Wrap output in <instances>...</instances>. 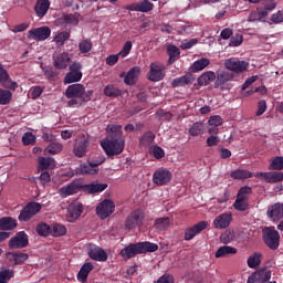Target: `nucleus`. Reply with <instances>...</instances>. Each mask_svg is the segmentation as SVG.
<instances>
[{"label": "nucleus", "instance_id": "31", "mask_svg": "<svg viewBox=\"0 0 283 283\" xmlns=\"http://www.w3.org/2000/svg\"><path fill=\"white\" fill-rule=\"evenodd\" d=\"M167 54L169 56L167 62L168 65H174V62L180 59V49L174 44H169L167 46Z\"/></svg>", "mask_w": 283, "mask_h": 283}, {"label": "nucleus", "instance_id": "44", "mask_svg": "<svg viewBox=\"0 0 283 283\" xmlns=\"http://www.w3.org/2000/svg\"><path fill=\"white\" fill-rule=\"evenodd\" d=\"M54 43L57 48L65 45V41H70V32L62 31L53 38Z\"/></svg>", "mask_w": 283, "mask_h": 283}, {"label": "nucleus", "instance_id": "11", "mask_svg": "<svg viewBox=\"0 0 283 283\" xmlns=\"http://www.w3.org/2000/svg\"><path fill=\"white\" fill-rule=\"evenodd\" d=\"M52 34V29L50 27H40L31 29L28 32V39H34V41H48Z\"/></svg>", "mask_w": 283, "mask_h": 283}, {"label": "nucleus", "instance_id": "16", "mask_svg": "<svg viewBox=\"0 0 283 283\" xmlns=\"http://www.w3.org/2000/svg\"><path fill=\"white\" fill-rule=\"evenodd\" d=\"M233 78V74L228 71H218L214 78V88L224 90V85Z\"/></svg>", "mask_w": 283, "mask_h": 283}, {"label": "nucleus", "instance_id": "2", "mask_svg": "<svg viewBox=\"0 0 283 283\" xmlns=\"http://www.w3.org/2000/svg\"><path fill=\"white\" fill-rule=\"evenodd\" d=\"M156 251H158V244L145 241L130 243L128 247L120 250L119 255L124 260H132V258H136V255L143 253H156Z\"/></svg>", "mask_w": 283, "mask_h": 283}, {"label": "nucleus", "instance_id": "17", "mask_svg": "<svg viewBox=\"0 0 283 283\" xmlns=\"http://www.w3.org/2000/svg\"><path fill=\"white\" fill-rule=\"evenodd\" d=\"M233 220L231 212H223L213 220L214 229H227Z\"/></svg>", "mask_w": 283, "mask_h": 283}, {"label": "nucleus", "instance_id": "34", "mask_svg": "<svg viewBox=\"0 0 283 283\" xmlns=\"http://www.w3.org/2000/svg\"><path fill=\"white\" fill-rule=\"evenodd\" d=\"M211 65V61L207 57H201L192 63L190 66L191 72H202L206 67H209Z\"/></svg>", "mask_w": 283, "mask_h": 283}, {"label": "nucleus", "instance_id": "20", "mask_svg": "<svg viewBox=\"0 0 283 283\" xmlns=\"http://www.w3.org/2000/svg\"><path fill=\"white\" fill-rule=\"evenodd\" d=\"M51 2L50 0H36L34 6V12L38 19H43L45 14H48V10H50Z\"/></svg>", "mask_w": 283, "mask_h": 283}, {"label": "nucleus", "instance_id": "63", "mask_svg": "<svg viewBox=\"0 0 283 283\" xmlns=\"http://www.w3.org/2000/svg\"><path fill=\"white\" fill-rule=\"evenodd\" d=\"M272 23H283V10L277 11L271 15Z\"/></svg>", "mask_w": 283, "mask_h": 283}, {"label": "nucleus", "instance_id": "18", "mask_svg": "<svg viewBox=\"0 0 283 283\" xmlns=\"http://www.w3.org/2000/svg\"><path fill=\"white\" fill-rule=\"evenodd\" d=\"M268 216L274 222L283 218V203L276 202L268 208Z\"/></svg>", "mask_w": 283, "mask_h": 283}, {"label": "nucleus", "instance_id": "58", "mask_svg": "<svg viewBox=\"0 0 283 283\" xmlns=\"http://www.w3.org/2000/svg\"><path fill=\"white\" fill-rule=\"evenodd\" d=\"M210 126L220 127L222 125L223 120L220 115H213L208 120Z\"/></svg>", "mask_w": 283, "mask_h": 283}, {"label": "nucleus", "instance_id": "51", "mask_svg": "<svg viewBox=\"0 0 283 283\" xmlns=\"http://www.w3.org/2000/svg\"><path fill=\"white\" fill-rule=\"evenodd\" d=\"M93 45L94 44L92 43V40L86 39V40H83L82 42H80L78 50H80L81 54H87V52L92 51Z\"/></svg>", "mask_w": 283, "mask_h": 283}, {"label": "nucleus", "instance_id": "40", "mask_svg": "<svg viewBox=\"0 0 283 283\" xmlns=\"http://www.w3.org/2000/svg\"><path fill=\"white\" fill-rule=\"evenodd\" d=\"M260 264H262V253L254 252L252 255L248 258L249 269H258Z\"/></svg>", "mask_w": 283, "mask_h": 283}, {"label": "nucleus", "instance_id": "5", "mask_svg": "<svg viewBox=\"0 0 283 283\" xmlns=\"http://www.w3.org/2000/svg\"><path fill=\"white\" fill-rule=\"evenodd\" d=\"M43 209V206L39 202H29L27 206L20 211L18 220L20 222H30L39 211Z\"/></svg>", "mask_w": 283, "mask_h": 283}, {"label": "nucleus", "instance_id": "19", "mask_svg": "<svg viewBox=\"0 0 283 283\" xmlns=\"http://www.w3.org/2000/svg\"><path fill=\"white\" fill-rule=\"evenodd\" d=\"M88 258L95 262H107V252L103 248L93 247L88 250Z\"/></svg>", "mask_w": 283, "mask_h": 283}, {"label": "nucleus", "instance_id": "37", "mask_svg": "<svg viewBox=\"0 0 283 283\" xmlns=\"http://www.w3.org/2000/svg\"><path fill=\"white\" fill-rule=\"evenodd\" d=\"M35 231L41 238H49V235H52V226L45 222H40L35 227Z\"/></svg>", "mask_w": 283, "mask_h": 283}, {"label": "nucleus", "instance_id": "46", "mask_svg": "<svg viewBox=\"0 0 283 283\" xmlns=\"http://www.w3.org/2000/svg\"><path fill=\"white\" fill-rule=\"evenodd\" d=\"M271 171H282L283 169V157L276 156L271 160L269 166Z\"/></svg>", "mask_w": 283, "mask_h": 283}, {"label": "nucleus", "instance_id": "28", "mask_svg": "<svg viewBox=\"0 0 283 283\" xmlns=\"http://www.w3.org/2000/svg\"><path fill=\"white\" fill-rule=\"evenodd\" d=\"M193 83V76L186 74L171 81V87H187Z\"/></svg>", "mask_w": 283, "mask_h": 283}, {"label": "nucleus", "instance_id": "25", "mask_svg": "<svg viewBox=\"0 0 283 283\" xmlns=\"http://www.w3.org/2000/svg\"><path fill=\"white\" fill-rule=\"evenodd\" d=\"M7 258L10 260V262H13L14 266H17V265L23 264V262L28 261L30 255H28V253H23V252H9V253H7Z\"/></svg>", "mask_w": 283, "mask_h": 283}, {"label": "nucleus", "instance_id": "41", "mask_svg": "<svg viewBox=\"0 0 283 283\" xmlns=\"http://www.w3.org/2000/svg\"><path fill=\"white\" fill-rule=\"evenodd\" d=\"M104 94L105 96H108L111 98H118V96H123V91H120L118 87L114 86L113 84H109L105 86Z\"/></svg>", "mask_w": 283, "mask_h": 283}, {"label": "nucleus", "instance_id": "4", "mask_svg": "<svg viewBox=\"0 0 283 283\" xmlns=\"http://www.w3.org/2000/svg\"><path fill=\"white\" fill-rule=\"evenodd\" d=\"M93 92H85V86L83 84H73L72 85V106L74 105H83V103H87L90 101V96H92Z\"/></svg>", "mask_w": 283, "mask_h": 283}, {"label": "nucleus", "instance_id": "8", "mask_svg": "<svg viewBox=\"0 0 283 283\" xmlns=\"http://www.w3.org/2000/svg\"><path fill=\"white\" fill-rule=\"evenodd\" d=\"M29 244L30 240L25 231L18 232L9 240V249H25Z\"/></svg>", "mask_w": 283, "mask_h": 283}, {"label": "nucleus", "instance_id": "38", "mask_svg": "<svg viewBox=\"0 0 283 283\" xmlns=\"http://www.w3.org/2000/svg\"><path fill=\"white\" fill-rule=\"evenodd\" d=\"M67 233V228L61 223L51 224V235L52 238H63Z\"/></svg>", "mask_w": 283, "mask_h": 283}, {"label": "nucleus", "instance_id": "49", "mask_svg": "<svg viewBox=\"0 0 283 283\" xmlns=\"http://www.w3.org/2000/svg\"><path fill=\"white\" fill-rule=\"evenodd\" d=\"M252 193H253V189L250 186H244L239 189L237 198L248 201L249 196H251Z\"/></svg>", "mask_w": 283, "mask_h": 283}, {"label": "nucleus", "instance_id": "7", "mask_svg": "<svg viewBox=\"0 0 283 283\" xmlns=\"http://www.w3.org/2000/svg\"><path fill=\"white\" fill-rule=\"evenodd\" d=\"M116 205L109 199H105L96 207V213L101 220H107L112 213H114Z\"/></svg>", "mask_w": 283, "mask_h": 283}, {"label": "nucleus", "instance_id": "9", "mask_svg": "<svg viewBox=\"0 0 283 283\" xmlns=\"http://www.w3.org/2000/svg\"><path fill=\"white\" fill-rule=\"evenodd\" d=\"M171 171L165 168H159L153 175V182L158 187H163L165 185H168V182H171Z\"/></svg>", "mask_w": 283, "mask_h": 283}, {"label": "nucleus", "instance_id": "59", "mask_svg": "<svg viewBox=\"0 0 283 283\" xmlns=\"http://www.w3.org/2000/svg\"><path fill=\"white\" fill-rule=\"evenodd\" d=\"M85 187H87V185H83L78 181H72V193H78V191H83V193H85Z\"/></svg>", "mask_w": 283, "mask_h": 283}, {"label": "nucleus", "instance_id": "3", "mask_svg": "<svg viewBox=\"0 0 283 283\" xmlns=\"http://www.w3.org/2000/svg\"><path fill=\"white\" fill-rule=\"evenodd\" d=\"M262 238L269 249L277 251L280 248V232L275 230V227H264L262 229Z\"/></svg>", "mask_w": 283, "mask_h": 283}, {"label": "nucleus", "instance_id": "15", "mask_svg": "<svg viewBox=\"0 0 283 283\" xmlns=\"http://www.w3.org/2000/svg\"><path fill=\"white\" fill-rule=\"evenodd\" d=\"M126 10H129L130 12H151V10H154V4L149 0H143L126 6Z\"/></svg>", "mask_w": 283, "mask_h": 283}, {"label": "nucleus", "instance_id": "36", "mask_svg": "<svg viewBox=\"0 0 283 283\" xmlns=\"http://www.w3.org/2000/svg\"><path fill=\"white\" fill-rule=\"evenodd\" d=\"M84 189L88 195L101 193L107 189V184H88Z\"/></svg>", "mask_w": 283, "mask_h": 283}, {"label": "nucleus", "instance_id": "39", "mask_svg": "<svg viewBox=\"0 0 283 283\" xmlns=\"http://www.w3.org/2000/svg\"><path fill=\"white\" fill-rule=\"evenodd\" d=\"M63 151V144L59 142H52L44 149V154H49L50 156H56V154H61Z\"/></svg>", "mask_w": 283, "mask_h": 283}, {"label": "nucleus", "instance_id": "55", "mask_svg": "<svg viewBox=\"0 0 283 283\" xmlns=\"http://www.w3.org/2000/svg\"><path fill=\"white\" fill-rule=\"evenodd\" d=\"M22 143L23 145H34V143H36V136L32 133H25L22 136Z\"/></svg>", "mask_w": 283, "mask_h": 283}, {"label": "nucleus", "instance_id": "10", "mask_svg": "<svg viewBox=\"0 0 283 283\" xmlns=\"http://www.w3.org/2000/svg\"><path fill=\"white\" fill-rule=\"evenodd\" d=\"M163 78H165V65L154 62L150 63L148 81H151L153 83H158V81H163Z\"/></svg>", "mask_w": 283, "mask_h": 283}, {"label": "nucleus", "instance_id": "57", "mask_svg": "<svg viewBox=\"0 0 283 283\" xmlns=\"http://www.w3.org/2000/svg\"><path fill=\"white\" fill-rule=\"evenodd\" d=\"M132 48H133V44H132V41H127L122 51L119 52V56H122L123 59H125V56H128L129 53L132 52Z\"/></svg>", "mask_w": 283, "mask_h": 283}, {"label": "nucleus", "instance_id": "12", "mask_svg": "<svg viewBox=\"0 0 283 283\" xmlns=\"http://www.w3.org/2000/svg\"><path fill=\"white\" fill-rule=\"evenodd\" d=\"M254 178H261L264 182L270 185H275L277 182L283 181V172L282 171H269V172H256L254 174Z\"/></svg>", "mask_w": 283, "mask_h": 283}, {"label": "nucleus", "instance_id": "48", "mask_svg": "<svg viewBox=\"0 0 283 283\" xmlns=\"http://www.w3.org/2000/svg\"><path fill=\"white\" fill-rule=\"evenodd\" d=\"M83 213V203L73 201L72 203V220H78Z\"/></svg>", "mask_w": 283, "mask_h": 283}, {"label": "nucleus", "instance_id": "54", "mask_svg": "<svg viewBox=\"0 0 283 283\" xmlns=\"http://www.w3.org/2000/svg\"><path fill=\"white\" fill-rule=\"evenodd\" d=\"M233 207L237 211H247L249 209V203L244 199L237 198Z\"/></svg>", "mask_w": 283, "mask_h": 283}, {"label": "nucleus", "instance_id": "14", "mask_svg": "<svg viewBox=\"0 0 283 283\" xmlns=\"http://www.w3.org/2000/svg\"><path fill=\"white\" fill-rule=\"evenodd\" d=\"M208 227L209 223L207 221H200L193 227L186 229L184 239L189 242V240H193L195 235H198V233H201V231H205Z\"/></svg>", "mask_w": 283, "mask_h": 283}, {"label": "nucleus", "instance_id": "32", "mask_svg": "<svg viewBox=\"0 0 283 283\" xmlns=\"http://www.w3.org/2000/svg\"><path fill=\"white\" fill-rule=\"evenodd\" d=\"M87 147H90V143L84 139L75 144L73 148V153L77 158H84V156L87 154Z\"/></svg>", "mask_w": 283, "mask_h": 283}, {"label": "nucleus", "instance_id": "53", "mask_svg": "<svg viewBox=\"0 0 283 283\" xmlns=\"http://www.w3.org/2000/svg\"><path fill=\"white\" fill-rule=\"evenodd\" d=\"M12 277H14V272L12 270L0 271V283H8Z\"/></svg>", "mask_w": 283, "mask_h": 283}, {"label": "nucleus", "instance_id": "47", "mask_svg": "<svg viewBox=\"0 0 283 283\" xmlns=\"http://www.w3.org/2000/svg\"><path fill=\"white\" fill-rule=\"evenodd\" d=\"M12 101V92L0 88V105H10Z\"/></svg>", "mask_w": 283, "mask_h": 283}, {"label": "nucleus", "instance_id": "50", "mask_svg": "<svg viewBox=\"0 0 283 283\" xmlns=\"http://www.w3.org/2000/svg\"><path fill=\"white\" fill-rule=\"evenodd\" d=\"M54 165V158L52 157H40L39 158V167L43 171L45 169H50Z\"/></svg>", "mask_w": 283, "mask_h": 283}, {"label": "nucleus", "instance_id": "29", "mask_svg": "<svg viewBox=\"0 0 283 283\" xmlns=\"http://www.w3.org/2000/svg\"><path fill=\"white\" fill-rule=\"evenodd\" d=\"M213 81H216V73L213 71H206L198 77L197 83L200 87H203L209 85V83H213Z\"/></svg>", "mask_w": 283, "mask_h": 283}, {"label": "nucleus", "instance_id": "56", "mask_svg": "<svg viewBox=\"0 0 283 283\" xmlns=\"http://www.w3.org/2000/svg\"><path fill=\"white\" fill-rule=\"evenodd\" d=\"M243 41H244L243 36L241 34H237L231 38L229 45L230 48H238L242 45Z\"/></svg>", "mask_w": 283, "mask_h": 283}, {"label": "nucleus", "instance_id": "27", "mask_svg": "<svg viewBox=\"0 0 283 283\" xmlns=\"http://www.w3.org/2000/svg\"><path fill=\"white\" fill-rule=\"evenodd\" d=\"M18 223L12 217L0 218V231H13L17 229Z\"/></svg>", "mask_w": 283, "mask_h": 283}, {"label": "nucleus", "instance_id": "21", "mask_svg": "<svg viewBox=\"0 0 283 283\" xmlns=\"http://www.w3.org/2000/svg\"><path fill=\"white\" fill-rule=\"evenodd\" d=\"M74 174L76 176H96V174H98V168H93L92 166H90V161L88 165L86 164H81L74 171H73V176Z\"/></svg>", "mask_w": 283, "mask_h": 283}, {"label": "nucleus", "instance_id": "1", "mask_svg": "<svg viewBox=\"0 0 283 283\" xmlns=\"http://www.w3.org/2000/svg\"><path fill=\"white\" fill-rule=\"evenodd\" d=\"M106 132H108V136L106 139L101 142L102 149L108 158H113V156H120V154L125 151L123 126L111 124L106 127Z\"/></svg>", "mask_w": 283, "mask_h": 283}, {"label": "nucleus", "instance_id": "30", "mask_svg": "<svg viewBox=\"0 0 283 283\" xmlns=\"http://www.w3.org/2000/svg\"><path fill=\"white\" fill-rule=\"evenodd\" d=\"M253 172L247 169H235L230 172V178L233 180H247L249 178H253Z\"/></svg>", "mask_w": 283, "mask_h": 283}, {"label": "nucleus", "instance_id": "62", "mask_svg": "<svg viewBox=\"0 0 283 283\" xmlns=\"http://www.w3.org/2000/svg\"><path fill=\"white\" fill-rule=\"evenodd\" d=\"M196 43H198V40H185L184 42H181V50H191V48H193V45H196Z\"/></svg>", "mask_w": 283, "mask_h": 283}, {"label": "nucleus", "instance_id": "23", "mask_svg": "<svg viewBox=\"0 0 283 283\" xmlns=\"http://www.w3.org/2000/svg\"><path fill=\"white\" fill-rule=\"evenodd\" d=\"M252 277L256 280V283H266L271 280V270L262 268L252 273Z\"/></svg>", "mask_w": 283, "mask_h": 283}, {"label": "nucleus", "instance_id": "60", "mask_svg": "<svg viewBox=\"0 0 283 283\" xmlns=\"http://www.w3.org/2000/svg\"><path fill=\"white\" fill-rule=\"evenodd\" d=\"M59 193H60L61 198H67V196H72V182H70L65 187H62L59 190Z\"/></svg>", "mask_w": 283, "mask_h": 283}, {"label": "nucleus", "instance_id": "13", "mask_svg": "<svg viewBox=\"0 0 283 283\" xmlns=\"http://www.w3.org/2000/svg\"><path fill=\"white\" fill-rule=\"evenodd\" d=\"M145 214L140 210L133 211L125 221V228L128 230L136 229V227H140L143 224V219Z\"/></svg>", "mask_w": 283, "mask_h": 283}, {"label": "nucleus", "instance_id": "26", "mask_svg": "<svg viewBox=\"0 0 283 283\" xmlns=\"http://www.w3.org/2000/svg\"><path fill=\"white\" fill-rule=\"evenodd\" d=\"M94 271V264L92 263H84L77 273L78 282L85 283L87 282V277H90V273Z\"/></svg>", "mask_w": 283, "mask_h": 283}, {"label": "nucleus", "instance_id": "42", "mask_svg": "<svg viewBox=\"0 0 283 283\" xmlns=\"http://www.w3.org/2000/svg\"><path fill=\"white\" fill-rule=\"evenodd\" d=\"M266 17H269V11H264V10H261V11H252L250 14H249V18H248V21L250 23H253L255 21H262V19H266Z\"/></svg>", "mask_w": 283, "mask_h": 283}, {"label": "nucleus", "instance_id": "52", "mask_svg": "<svg viewBox=\"0 0 283 283\" xmlns=\"http://www.w3.org/2000/svg\"><path fill=\"white\" fill-rule=\"evenodd\" d=\"M202 129H205L202 122H196L189 128V134L190 136H200L202 134Z\"/></svg>", "mask_w": 283, "mask_h": 283}, {"label": "nucleus", "instance_id": "35", "mask_svg": "<svg viewBox=\"0 0 283 283\" xmlns=\"http://www.w3.org/2000/svg\"><path fill=\"white\" fill-rule=\"evenodd\" d=\"M81 70H83L81 62L72 63V83L81 82V78H83V72Z\"/></svg>", "mask_w": 283, "mask_h": 283}, {"label": "nucleus", "instance_id": "24", "mask_svg": "<svg viewBox=\"0 0 283 283\" xmlns=\"http://www.w3.org/2000/svg\"><path fill=\"white\" fill-rule=\"evenodd\" d=\"M71 61L72 57L70 54L64 52L54 59V67H56V70H65Z\"/></svg>", "mask_w": 283, "mask_h": 283}, {"label": "nucleus", "instance_id": "22", "mask_svg": "<svg viewBox=\"0 0 283 283\" xmlns=\"http://www.w3.org/2000/svg\"><path fill=\"white\" fill-rule=\"evenodd\" d=\"M138 76H140V66H134L127 72L126 76L124 77V83L126 85H136Z\"/></svg>", "mask_w": 283, "mask_h": 283}, {"label": "nucleus", "instance_id": "6", "mask_svg": "<svg viewBox=\"0 0 283 283\" xmlns=\"http://www.w3.org/2000/svg\"><path fill=\"white\" fill-rule=\"evenodd\" d=\"M224 67L229 70V72H234V74H242V72L249 70V62L238 57H230L224 61Z\"/></svg>", "mask_w": 283, "mask_h": 283}, {"label": "nucleus", "instance_id": "43", "mask_svg": "<svg viewBox=\"0 0 283 283\" xmlns=\"http://www.w3.org/2000/svg\"><path fill=\"white\" fill-rule=\"evenodd\" d=\"M156 139V135L153 132H146L143 134V136L139 139V145L142 147H149L151 143Z\"/></svg>", "mask_w": 283, "mask_h": 283}, {"label": "nucleus", "instance_id": "61", "mask_svg": "<svg viewBox=\"0 0 283 283\" xmlns=\"http://www.w3.org/2000/svg\"><path fill=\"white\" fill-rule=\"evenodd\" d=\"M0 83H2L3 87L7 90H17V87H19V84L17 82H12L10 77L1 81Z\"/></svg>", "mask_w": 283, "mask_h": 283}, {"label": "nucleus", "instance_id": "64", "mask_svg": "<svg viewBox=\"0 0 283 283\" xmlns=\"http://www.w3.org/2000/svg\"><path fill=\"white\" fill-rule=\"evenodd\" d=\"M266 112V101L261 99L258 103V111H256V116H262Z\"/></svg>", "mask_w": 283, "mask_h": 283}, {"label": "nucleus", "instance_id": "45", "mask_svg": "<svg viewBox=\"0 0 283 283\" xmlns=\"http://www.w3.org/2000/svg\"><path fill=\"white\" fill-rule=\"evenodd\" d=\"M170 224L171 220L168 217L158 218L155 220V227L158 229V231H165L166 229H169Z\"/></svg>", "mask_w": 283, "mask_h": 283}, {"label": "nucleus", "instance_id": "33", "mask_svg": "<svg viewBox=\"0 0 283 283\" xmlns=\"http://www.w3.org/2000/svg\"><path fill=\"white\" fill-rule=\"evenodd\" d=\"M235 253H238V249L231 245H223L216 251L214 258H227L229 255H235Z\"/></svg>", "mask_w": 283, "mask_h": 283}]
</instances>
